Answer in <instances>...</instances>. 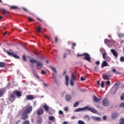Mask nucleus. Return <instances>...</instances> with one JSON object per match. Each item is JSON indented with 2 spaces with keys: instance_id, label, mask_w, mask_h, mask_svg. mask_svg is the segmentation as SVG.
Masks as SVG:
<instances>
[{
  "instance_id": "1",
  "label": "nucleus",
  "mask_w": 124,
  "mask_h": 124,
  "mask_svg": "<svg viewBox=\"0 0 124 124\" xmlns=\"http://www.w3.org/2000/svg\"><path fill=\"white\" fill-rule=\"evenodd\" d=\"M86 110H88V111H90L92 113H93L95 114L96 113V110L95 108H93L91 107H89V106H86L84 108H79L75 109V112H80L81 111H85Z\"/></svg>"
},
{
  "instance_id": "2",
  "label": "nucleus",
  "mask_w": 124,
  "mask_h": 124,
  "mask_svg": "<svg viewBox=\"0 0 124 124\" xmlns=\"http://www.w3.org/2000/svg\"><path fill=\"white\" fill-rule=\"evenodd\" d=\"M83 56H84L83 60L87 61V62H92V61H91V55H90V54L87 53H84L80 55H79V54H77V57H83Z\"/></svg>"
},
{
  "instance_id": "3",
  "label": "nucleus",
  "mask_w": 124,
  "mask_h": 124,
  "mask_svg": "<svg viewBox=\"0 0 124 124\" xmlns=\"http://www.w3.org/2000/svg\"><path fill=\"white\" fill-rule=\"evenodd\" d=\"M7 54H8V55H9V56L13 57L15 59H19V56L17 55L14 52H12V51H7Z\"/></svg>"
},
{
  "instance_id": "4",
  "label": "nucleus",
  "mask_w": 124,
  "mask_h": 124,
  "mask_svg": "<svg viewBox=\"0 0 124 124\" xmlns=\"http://www.w3.org/2000/svg\"><path fill=\"white\" fill-rule=\"evenodd\" d=\"M31 111H32V106H30L27 107L23 112L26 113L27 114H30Z\"/></svg>"
},
{
  "instance_id": "5",
  "label": "nucleus",
  "mask_w": 124,
  "mask_h": 124,
  "mask_svg": "<svg viewBox=\"0 0 124 124\" xmlns=\"http://www.w3.org/2000/svg\"><path fill=\"white\" fill-rule=\"evenodd\" d=\"M21 119L24 121H26L29 119V115H28V113L24 112V111L22 112L21 114Z\"/></svg>"
},
{
  "instance_id": "6",
  "label": "nucleus",
  "mask_w": 124,
  "mask_h": 124,
  "mask_svg": "<svg viewBox=\"0 0 124 124\" xmlns=\"http://www.w3.org/2000/svg\"><path fill=\"white\" fill-rule=\"evenodd\" d=\"M36 65L37 69H38L39 70H40V69H42V68L43 67V64L40 62L38 61L37 63H36Z\"/></svg>"
},
{
  "instance_id": "7",
  "label": "nucleus",
  "mask_w": 124,
  "mask_h": 124,
  "mask_svg": "<svg viewBox=\"0 0 124 124\" xmlns=\"http://www.w3.org/2000/svg\"><path fill=\"white\" fill-rule=\"evenodd\" d=\"M109 100H108L107 98H106L105 99L103 100L102 101V105L103 106H109Z\"/></svg>"
},
{
  "instance_id": "8",
  "label": "nucleus",
  "mask_w": 124,
  "mask_h": 124,
  "mask_svg": "<svg viewBox=\"0 0 124 124\" xmlns=\"http://www.w3.org/2000/svg\"><path fill=\"white\" fill-rule=\"evenodd\" d=\"M118 116H120V114L118 112H113L111 114V117L113 120L117 119Z\"/></svg>"
},
{
  "instance_id": "9",
  "label": "nucleus",
  "mask_w": 124,
  "mask_h": 124,
  "mask_svg": "<svg viewBox=\"0 0 124 124\" xmlns=\"http://www.w3.org/2000/svg\"><path fill=\"white\" fill-rule=\"evenodd\" d=\"M110 51L114 56V57H115V58H117L118 56H119V55L118 54V52H117V51L115 49H110Z\"/></svg>"
},
{
  "instance_id": "10",
  "label": "nucleus",
  "mask_w": 124,
  "mask_h": 124,
  "mask_svg": "<svg viewBox=\"0 0 124 124\" xmlns=\"http://www.w3.org/2000/svg\"><path fill=\"white\" fill-rule=\"evenodd\" d=\"M16 99V98L15 97V95L14 94L12 93L11 94L10 97L9 98V101H11V102H13L14 100Z\"/></svg>"
},
{
  "instance_id": "11",
  "label": "nucleus",
  "mask_w": 124,
  "mask_h": 124,
  "mask_svg": "<svg viewBox=\"0 0 124 124\" xmlns=\"http://www.w3.org/2000/svg\"><path fill=\"white\" fill-rule=\"evenodd\" d=\"M71 80H72L73 81H76V80H77V77H76L75 73L73 72L72 74Z\"/></svg>"
},
{
  "instance_id": "12",
  "label": "nucleus",
  "mask_w": 124,
  "mask_h": 124,
  "mask_svg": "<svg viewBox=\"0 0 124 124\" xmlns=\"http://www.w3.org/2000/svg\"><path fill=\"white\" fill-rule=\"evenodd\" d=\"M34 99V97L32 95H28L26 97L27 100H33Z\"/></svg>"
},
{
  "instance_id": "13",
  "label": "nucleus",
  "mask_w": 124,
  "mask_h": 124,
  "mask_svg": "<svg viewBox=\"0 0 124 124\" xmlns=\"http://www.w3.org/2000/svg\"><path fill=\"white\" fill-rule=\"evenodd\" d=\"M92 119L93 120V121H96V122H99V121H101V118L99 117L93 116Z\"/></svg>"
},
{
  "instance_id": "14",
  "label": "nucleus",
  "mask_w": 124,
  "mask_h": 124,
  "mask_svg": "<svg viewBox=\"0 0 124 124\" xmlns=\"http://www.w3.org/2000/svg\"><path fill=\"white\" fill-rule=\"evenodd\" d=\"M14 93L15 95H16V96H21L22 93L20 92V91H14Z\"/></svg>"
},
{
  "instance_id": "15",
  "label": "nucleus",
  "mask_w": 124,
  "mask_h": 124,
  "mask_svg": "<svg viewBox=\"0 0 124 124\" xmlns=\"http://www.w3.org/2000/svg\"><path fill=\"white\" fill-rule=\"evenodd\" d=\"M93 100L94 102H99V101H100V99L96 97V96L94 95L93 96Z\"/></svg>"
},
{
  "instance_id": "16",
  "label": "nucleus",
  "mask_w": 124,
  "mask_h": 124,
  "mask_svg": "<svg viewBox=\"0 0 124 124\" xmlns=\"http://www.w3.org/2000/svg\"><path fill=\"white\" fill-rule=\"evenodd\" d=\"M44 112L43 111V109L42 108L39 109L37 111V114L38 115H42Z\"/></svg>"
},
{
  "instance_id": "17",
  "label": "nucleus",
  "mask_w": 124,
  "mask_h": 124,
  "mask_svg": "<svg viewBox=\"0 0 124 124\" xmlns=\"http://www.w3.org/2000/svg\"><path fill=\"white\" fill-rule=\"evenodd\" d=\"M105 66H108V63L106 61H104L102 62L101 67H105Z\"/></svg>"
},
{
  "instance_id": "18",
  "label": "nucleus",
  "mask_w": 124,
  "mask_h": 124,
  "mask_svg": "<svg viewBox=\"0 0 124 124\" xmlns=\"http://www.w3.org/2000/svg\"><path fill=\"white\" fill-rule=\"evenodd\" d=\"M102 78L104 80H108L110 78V77L108 75L102 74Z\"/></svg>"
},
{
  "instance_id": "19",
  "label": "nucleus",
  "mask_w": 124,
  "mask_h": 124,
  "mask_svg": "<svg viewBox=\"0 0 124 124\" xmlns=\"http://www.w3.org/2000/svg\"><path fill=\"white\" fill-rule=\"evenodd\" d=\"M0 11H2V14H4V15H7L8 12H7V11H6L5 9L0 8Z\"/></svg>"
},
{
  "instance_id": "20",
  "label": "nucleus",
  "mask_w": 124,
  "mask_h": 124,
  "mask_svg": "<svg viewBox=\"0 0 124 124\" xmlns=\"http://www.w3.org/2000/svg\"><path fill=\"white\" fill-rule=\"evenodd\" d=\"M65 99L66 101H69L71 99V95L67 94L65 95Z\"/></svg>"
},
{
  "instance_id": "21",
  "label": "nucleus",
  "mask_w": 124,
  "mask_h": 124,
  "mask_svg": "<svg viewBox=\"0 0 124 124\" xmlns=\"http://www.w3.org/2000/svg\"><path fill=\"white\" fill-rule=\"evenodd\" d=\"M43 108L45 110L46 112H48L49 111V108L47 106V105L45 104L43 106Z\"/></svg>"
},
{
  "instance_id": "22",
  "label": "nucleus",
  "mask_w": 124,
  "mask_h": 124,
  "mask_svg": "<svg viewBox=\"0 0 124 124\" xmlns=\"http://www.w3.org/2000/svg\"><path fill=\"white\" fill-rule=\"evenodd\" d=\"M52 75H53V79H54L56 84H58V80H57V78H56V75H55V74L52 73Z\"/></svg>"
},
{
  "instance_id": "23",
  "label": "nucleus",
  "mask_w": 124,
  "mask_h": 124,
  "mask_svg": "<svg viewBox=\"0 0 124 124\" xmlns=\"http://www.w3.org/2000/svg\"><path fill=\"white\" fill-rule=\"evenodd\" d=\"M50 68H51V70H52V72L53 73H56L57 72V70L56 68L52 66H50Z\"/></svg>"
},
{
  "instance_id": "24",
  "label": "nucleus",
  "mask_w": 124,
  "mask_h": 124,
  "mask_svg": "<svg viewBox=\"0 0 124 124\" xmlns=\"http://www.w3.org/2000/svg\"><path fill=\"white\" fill-rule=\"evenodd\" d=\"M110 42H111V40H109V39H105L104 40V43H105L106 44V45H108V43H110Z\"/></svg>"
},
{
  "instance_id": "25",
  "label": "nucleus",
  "mask_w": 124,
  "mask_h": 124,
  "mask_svg": "<svg viewBox=\"0 0 124 124\" xmlns=\"http://www.w3.org/2000/svg\"><path fill=\"white\" fill-rule=\"evenodd\" d=\"M30 62H31V63H37L38 61L34 59H31Z\"/></svg>"
},
{
  "instance_id": "26",
  "label": "nucleus",
  "mask_w": 124,
  "mask_h": 124,
  "mask_svg": "<svg viewBox=\"0 0 124 124\" xmlns=\"http://www.w3.org/2000/svg\"><path fill=\"white\" fill-rule=\"evenodd\" d=\"M0 67H5V63L3 62H0Z\"/></svg>"
},
{
  "instance_id": "27",
  "label": "nucleus",
  "mask_w": 124,
  "mask_h": 124,
  "mask_svg": "<svg viewBox=\"0 0 124 124\" xmlns=\"http://www.w3.org/2000/svg\"><path fill=\"white\" fill-rule=\"evenodd\" d=\"M118 36L119 38H122V37H124V33H120L118 34Z\"/></svg>"
},
{
  "instance_id": "28",
  "label": "nucleus",
  "mask_w": 124,
  "mask_h": 124,
  "mask_svg": "<svg viewBox=\"0 0 124 124\" xmlns=\"http://www.w3.org/2000/svg\"><path fill=\"white\" fill-rule=\"evenodd\" d=\"M41 30H42V28L41 27H37V32H41Z\"/></svg>"
},
{
  "instance_id": "29",
  "label": "nucleus",
  "mask_w": 124,
  "mask_h": 124,
  "mask_svg": "<svg viewBox=\"0 0 124 124\" xmlns=\"http://www.w3.org/2000/svg\"><path fill=\"white\" fill-rule=\"evenodd\" d=\"M106 55H107V53L106 52L102 53L103 59H104V60L106 59Z\"/></svg>"
},
{
  "instance_id": "30",
  "label": "nucleus",
  "mask_w": 124,
  "mask_h": 124,
  "mask_svg": "<svg viewBox=\"0 0 124 124\" xmlns=\"http://www.w3.org/2000/svg\"><path fill=\"white\" fill-rule=\"evenodd\" d=\"M49 121H53V120H55V117L54 116H49L48 118Z\"/></svg>"
},
{
  "instance_id": "31",
  "label": "nucleus",
  "mask_w": 124,
  "mask_h": 124,
  "mask_svg": "<svg viewBox=\"0 0 124 124\" xmlns=\"http://www.w3.org/2000/svg\"><path fill=\"white\" fill-rule=\"evenodd\" d=\"M78 124H85V122L82 120H79L78 121Z\"/></svg>"
},
{
  "instance_id": "32",
  "label": "nucleus",
  "mask_w": 124,
  "mask_h": 124,
  "mask_svg": "<svg viewBox=\"0 0 124 124\" xmlns=\"http://www.w3.org/2000/svg\"><path fill=\"white\" fill-rule=\"evenodd\" d=\"M120 62H124V57L122 56L121 57H120Z\"/></svg>"
},
{
  "instance_id": "33",
  "label": "nucleus",
  "mask_w": 124,
  "mask_h": 124,
  "mask_svg": "<svg viewBox=\"0 0 124 124\" xmlns=\"http://www.w3.org/2000/svg\"><path fill=\"white\" fill-rule=\"evenodd\" d=\"M43 120H42V119L40 118L38 119V120L37 121V123L38 124H41V123H42Z\"/></svg>"
},
{
  "instance_id": "34",
  "label": "nucleus",
  "mask_w": 124,
  "mask_h": 124,
  "mask_svg": "<svg viewBox=\"0 0 124 124\" xmlns=\"http://www.w3.org/2000/svg\"><path fill=\"white\" fill-rule=\"evenodd\" d=\"M17 8H18V7L16 6H11V9H17Z\"/></svg>"
},
{
  "instance_id": "35",
  "label": "nucleus",
  "mask_w": 124,
  "mask_h": 124,
  "mask_svg": "<svg viewBox=\"0 0 124 124\" xmlns=\"http://www.w3.org/2000/svg\"><path fill=\"white\" fill-rule=\"evenodd\" d=\"M84 118L87 120V121H90V117L88 115L84 116Z\"/></svg>"
},
{
  "instance_id": "36",
  "label": "nucleus",
  "mask_w": 124,
  "mask_h": 124,
  "mask_svg": "<svg viewBox=\"0 0 124 124\" xmlns=\"http://www.w3.org/2000/svg\"><path fill=\"white\" fill-rule=\"evenodd\" d=\"M65 79L66 81L69 80V78L68 77V76H67V75H66Z\"/></svg>"
},
{
  "instance_id": "37",
  "label": "nucleus",
  "mask_w": 124,
  "mask_h": 124,
  "mask_svg": "<svg viewBox=\"0 0 124 124\" xmlns=\"http://www.w3.org/2000/svg\"><path fill=\"white\" fill-rule=\"evenodd\" d=\"M124 93H123L121 95V100H124Z\"/></svg>"
},
{
  "instance_id": "38",
  "label": "nucleus",
  "mask_w": 124,
  "mask_h": 124,
  "mask_svg": "<svg viewBox=\"0 0 124 124\" xmlns=\"http://www.w3.org/2000/svg\"><path fill=\"white\" fill-rule=\"evenodd\" d=\"M78 105H79V102H77L74 105V107H77L78 106Z\"/></svg>"
},
{
  "instance_id": "39",
  "label": "nucleus",
  "mask_w": 124,
  "mask_h": 124,
  "mask_svg": "<svg viewBox=\"0 0 124 124\" xmlns=\"http://www.w3.org/2000/svg\"><path fill=\"white\" fill-rule=\"evenodd\" d=\"M73 81L74 80H72V79L70 80V83L71 86H74V82H73Z\"/></svg>"
},
{
  "instance_id": "40",
  "label": "nucleus",
  "mask_w": 124,
  "mask_h": 124,
  "mask_svg": "<svg viewBox=\"0 0 124 124\" xmlns=\"http://www.w3.org/2000/svg\"><path fill=\"white\" fill-rule=\"evenodd\" d=\"M41 73L43 75H45V74H46V71H44V70H42Z\"/></svg>"
},
{
  "instance_id": "41",
  "label": "nucleus",
  "mask_w": 124,
  "mask_h": 124,
  "mask_svg": "<svg viewBox=\"0 0 124 124\" xmlns=\"http://www.w3.org/2000/svg\"><path fill=\"white\" fill-rule=\"evenodd\" d=\"M119 106L121 107V108H124V102L120 104Z\"/></svg>"
},
{
  "instance_id": "42",
  "label": "nucleus",
  "mask_w": 124,
  "mask_h": 124,
  "mask_svg": "<svg viewBox=\"0 0 124 124\" xmlns=\"http://www.w3.org/2000/svg\"><path fill=\"white\" fill-rule=\"evenodd\" d=\"M24 124H30V121L29 120H26L23 122Z\"/></svg>"
},
{
  "instance_id": "43",
  "label": "nucleus",
  "mask_w": 124,
  "mask_h": 124,
  "mask_svg": "<svg viewBox=\"0 0 124 124\" xmlns=\"http://www.w3.org/2000/svg\"><path fill=\"white\" fill-rule=\"evenodd\" d=\"M101 88H104V81H101Z\"/></svg>"
},
{
  "instance_id": "44",
  "label": "nucleus",
  "mask_w": 124,
  "mask_h": 124,
  "mask_svg": "<svg viewBox=\"0 0 124 124\" xmlns=\"http://www.w3.org/2000/svg\"><path fill=\"white\" fill-rule=\"evenodd\" d=\"M28 20H29V21H30V22H32V21H34V20H33V19L31 18V17H28Z\"/></svg>"
},
{
  "instance_id": "45",
  "label": "nucleus",
  "mask_w": 124,
  "mask_h": 124,
  "mask_svg": "<svg viewBox=\"0 0 124 124\" xmlns=\"http://www.w3.org/2000/svg\"><path fill=\"white\" fill-rule=\"evenodd\" d=\"M110 84H111V83L110 82V81H109V80H108L106 83V85H107V86L110 85Z\"/></svg>"
},
{
  "instance_id": "46",
  "label": "nucleus",
  "mask_w": 124,
  "mask_h": 124,
  "mask_svg": "<svg viewBox=\"0 0 124 124\" xmlns=\"http://www.w3.org/2000/svg\"><path fill=\"white\" fill-rule=\"evenodd\" d=\"M44 36L45 38H46V39H48V40H50V37H49L47 35H44Z\"/></svg>"
},
{
  "instance_id": "47",
  "label": "nucleus",
  "mask_w": 124,
  "mask_h": 124,
  "mask_svg": "<svg viewBox=\"0 0 124 124\" xmlns=\"http://www.w3.org/2000/svg\"><path fill=\"white\" fill-rule=\"evenodd\" d=\"M59 115H63V112L62 110H59Z\"/></svg>"
},
{
  "instance_id": "48",
  "label": "nucleus",
  "mask_w": 124,
  "mask_h": 124,
  "mask_svg": "<svg viewBox=\"0 0 124 124\" xmlns=\"http://www.w3.org/2000/svg\"><path fill=\"white\" fill-rule=\"evenodd\" d=\"M85 80H86V78L81 77L80 78V81H85Z\"/></svg>"
},
{
  "instance_id": "49",
  "label": "nucleus",
  "mask_w": 124,
  "mask_h": 124,
  "mask_svg": "<svg viewBox=\"0 0 124 124\" xmlns=\"http://www.w3.org/2000/svg\"><path fill=\"white\" fill-rule=\"evenodd\" d=\"M23 60L24 61V62H26L27 61V59L26 58V56L25 55L23 56Z\"/></svg>"
},
{
  "instance_id": "50",
  "label": "nucleus",
  "mask_w": 124,
  "mask_h": 124,
  "mask_svg": "<svg viewBox=\"0 0 124 124\" xmlns=\"http://www.w3.org/2000/svg\"><path fill=\"white\" fill-rule=\"evenodd\" d=\"M67 56V54H66V53H64L63 55V58H64V59H65L66 58Z\"/></svg>"
},
{
  "instance_id": "51",
  "label": "nucleus",
  "mask_w": 124,
  "mask_h": 124,
  "mask_svg": "<svg viewBox=\"0 0 124 124\" xmlns=\"http://www.w3.org/2000/svg\"><path fill=\"white\" fill-rule=\"evenodd\" d=\"M32 72H33V75H34V76H35L36 75H37V73H36V72L34 70L32 71Z\"/></svg>"
},
{
  "instance_id": "52",
  "label": "nucleus",
  "mask_w": 124,
  "mask_h": 124,
  "mask_svg": "<svg viewBox=\"0 0 124 124\" xmlns=\"http://www.w3.org/2000/svg\"><path fill=\"white\" fill-rule=\"evenodd\" d=\"M37 20H38V21H40V22H41L42 23H43V21H42V20L40 19V18H38V17H36Z\"/></svg>"
},
{
  "instance_id": "53",
  "label": "nucleus",
  "mask_w": 124,
  "mask_h": 124,
  "mask_svg": "<svg viewBox=\"0 0 124 124\" xmlns=\"http://www.w3.org/2000/svg\"><path fill=\"white\" fill-rule=\"evenodd\" d=\"M3 93L2 91L0 90V97H1L2 96Z\"/></svg>"
},
{
  "instance_id": "54",
  "label": "nucleus",
  "mask_w": 124,
  "mask_h": 124,
  "mask_svg": "<svg viewBox=\"0 0 124 124\" xmlns=\"http://www.w3.org/2000/svg\"><path fill=\"white\" fill-rule=\"evenodd\" d=\"M95 64H97V65H99V64H100V62L99 61H97L96 62Z\"/></svg>"
},
{
  "instance_id": "55",
  "label": "nucleus",
  "mask_w": 124,
  "mask_h": 124,
  "mask_svg": "<svg viewBox=\"0 0 124 124\" xmlns=\"http://www.w3.org/2000/svg\"><path fill=\"white\" fill-rule=\"evenodd\" d=\"M112 71H113L114 73H117V71L116 70V69H112Z\"/></svg>"
},
{
  "instance_id": "56",
  "label": "nucleus",
  "mask_w": 124,
  "mask_h": 124,
  "mask_svg": "<svg viewBox=\"0 0 124 124\" xmlns=\"http://www.w3.org/2000/svg\"><path fill=\"white\" fill-rule=\"evenodd\" d=\"M64 111H68V108L67 107H65L64 108Z\"/></svg>"
},
{
  "instance_id": "57",
  "label": "nucleus",
  "mask_w": 124,
  "mask_h": 124,
  "mask_svg": "<svg viewBox=\"0 0 124 124\" xmlns=\"http://www.w3.org/2000/svg\"><path fill=\"white\" fill-rule=\"evenodd\" d=\"M22 9H23V10L25 11V12H28V10L27 9H26V8H22Z\"/></svg>"
},
{
  "instance_id": "58",
  "label": "nucleus",
  "mask_w": 124,
  "mask_h": 124,
  "mask_svg": "<svg viewBox=\"0 0 124 124\" xmlns=\"http://www.w3.org/2000/svg\"><path fill=\"white\" fill-rule=\"evenodd\" d=\"M76 45H77L76 43H73L72 44V46H73V47H75V46H76Z\"/></svg>"
},
{
  "instance_id": "59",
  "label": "nucleus",
  "mask_w": 124,
  "mask_h": 124,
  "mask_svg": "<svg viewBox=\"0 0 124 124\" xmlns=\"http://www.w3.org/2000/svg\"><path fill=\"white\" fill-rule=\"evenodd\" d=\"M96 70H97V66H96L94 67V71H96Z\"/></svg>"
},
{
  "instance_id": "60",
  "label": "nucleus",
  "mask_w": 124,
  "mask_h": 124,
  "mask_svg": "<svg viewBox=\"0 0 124 124\" xmlns=\"http://www.w3.org/2000/svg\"><path fill=\"white\" fill-rule=\"evenodd\" d=\"M65 85L66 86H68V81L65 82Z\"/></svg>"
},
{
  "instance_id": "61",
  "label": "nucleus",
  "mask_w": 124,
  "mask_h": 124,
  "mask_svg": "<svg viewBox=\"0 0 124 124\" xmlns=\"http://www.w3.org/2000/svg\"><path fill=\"white\" fill-rule=\"evenodd\" d=\"M44 86L45 87H48V85L46 84L45 83H44Z\"/></svg>"
},
{
  "instance_id": "62",
  "label": "nucleus",
  "mask_w": 124,
  "mask_h": 124,
  "mask_svg": "<svg viewBox=\"0 0 124 124\" xmlns=\"http://www.w3.org/2000/svg\"><path fill=\"white\" fill-rule=\"evenodd\" d=\"M55 42H58V38L57 37H55Z\"/></svg>"
},
{
  "instance_id": "63",
  "label": "nucleus",
  "mask_w": 124,
  "mask_h": 124,
  "mask_svg": "<svg viewBox=\"0 0 124 124\" xmlns=\"http://www.w3.org/2000/svg\"><path fill=\"white\" fill-rule=\"evenodd\" d=\"M20 120H18L16 123V124H18L19 123H20Z\"/></svg>"
},
{
  "instance_id": "64",
  "label": "nucleus",
  "mask_w": 124,
  "mask_h": 124,
  "mask_svg": "<svg viewBox=\"0 0 124 124\" xmlns=\"http://www.w3.org/2000/svg\"><path fill=\"white\" fill-rule=\"evenodd\" d=\"M103 119L104 120H106V116H104L103 117Z\"/></svg>"
}]
</instances>
